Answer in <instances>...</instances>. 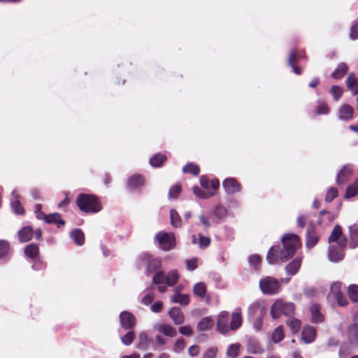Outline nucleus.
I'll list each match as a JSON object with an SVG mask.
<instances>
[{"label":"nucleus","instance_id":"1","mask_svg":"<svg viewBox=\"0 0 358 358\" xmlns=\"http://www.w3.org/2000/svg\"><path fill=\"white\" fill-rule=\"evenodd\" d=\"M283 248L280 252V259L286 262L296 252L297 247L300 245L299 237L297 235L289 234L282 238Z\"/></svg>","mask_w":358,"mask_h":358},{"label":"nucleus","instance_id":"2","mask_svg":"<svg viewBox=\"0 0 358 358\" xmlns=\"http://www.w3.org/2000/svg\"><path fill=\"white\" fill-rule=\"evenodd\" d=\"M76 203L80 210L85 213H96L101 209L98 199L93 195L80 194L76 199Z\"/></svg>","mask_w":358,"mask_h":358},{"label":"nucleus","instance_id":"3","mask_svg":"<svg viewBox=\"0 0 358 358\" xmlns=\"http://www.w3.org/2000/svg\"><path fill=\"white\" fill-rule=\"evenodd\" d=\"M294 304L292 302H287L283 299L276 300L271 307V315L275 320L280 317L281 314L287 317L292 316L294 313Z\"/></svg>","mask_w":358,"mask_h":358},{"label":"nucleus","instance_id":"4","mask_svg":"<svg viewBox=\"0 0 358 358\" xmlns=\"http://www.w3.org/2000/svg\"><path fill=\"white\" fill-rule=\"evenodd\" d=\"M138 268H145L146 274L157 271L162 266L161 260L152 255L145 252L141 255L137 260Z\"/></svg>","mask_w":358,"mask_h":358},{"label":"nucleus","instance_id":"5","mask_svg":"<svg viewBox=\"0 0 358 358\" xmlns=\"http://www.w3.org/2000/svg\"><path fill=\"white\" fill-rule=\"evenodd\" d=\"M179 280V274L176 270L166 273L163 271L157 272L152 277L153 284H165L169 287L174 286Z\"/></svg>","mask_w":358,"mask_h":358},{"label":"nucleus","instance_id":"6","mask_svg":"<svg viewBox=\"0 0 358 358\" xmlns=\"http://www.w3.org/2000/svg\"><path fill=\"white\" fill-rule=\"evenodd\" d=\"M259 288L265 294L274 295L279 292L280 284L274 277L267 276L260 280Z\"/></svg>","mask_w":358,"mask_h":358},{"label":"nucleus","instance_id":"7","mask_svg":"<svg viewBox=\"0 0 358 358\" xmlns=\"http://www.w3.org/2000/svg\"><path fill=\"white\" fill-rule=\"evenodd\" d=\"M155 238L164 250H170L175 247V236L172 233L160 231L156 234Z\"/></svg>","mask_w":358,"mask_h":358},{"label":"nucleus","instance_id":"8","mask_svg":"<svg viewBox=\"0 0 358 358\" xmlns=\"http://www.w3.org/2000/svg\"><path fill=\"white\" fill-rule=\"evenodd\" d=\"M341 283L340 282H334L331 286L329 297L336 301L340 306H345L348 303V299L341 291Z\"/></svg>","mask_w":358,"mask_h":358},{"label":"nucleus","instance_id":"9","mask_svg":"<svg viewBox=\"0 0 358 358\" xmlns=\"http://www.w3.org/2000/svg\"><path fill=\"white\" fill-rule=\"evenodd\" d=\"M328 240L329 243L336 242L341 249H344L347 246L348 239L343 234L342 229L338 224L334 227Z\"/></svg>","mask_w":358,"mask_h":358},{"label":"nucleus","instance_id":"10","mask_svg":"<svg viewBox=\"0 0 358 358\" xmlns=\"http://www.w3.org/2000/svg\"><path fill=\"white\" fill-rule=\"evenodd\" d=\"M267 308L262 301H255L248 308V314L249 318L263 317L266 314Z\"/></svg>","mask_w":358,"mask_h":358},{"label":"nucleus","instance_id":"11","mask_svg":"<svg viewBox=\"0 0 358 358\" xmlns=\"http://www.w3.org/2000/svg\"><path fill=\"white\" fill-rule=\"evenodd\" d=\"M121 327L124 329H133L136 324V317L129 311H122L120 314Z\"/></svg>","mask_w":358,"mask_h":358},{"label":"nucleus","instance_id":"12","mask_svg":"<svg viewBox=\"0 0 358 358\" xmlns=\"http://www.w3.org/2000/svg\"><path fill=\"white\" fill-rule=\"evenodd\" d=\"M229 315L227 311H222L217 317V327L222 334H227L231 331L230 323H229Z\"/></svg>","mask_w":358,"mask_h":358},{"label":"nucleus","instance_id":"13","mask_svg":"<svg viewBox=\"0 0 358 358\" xmlns=\"http://www.w3.org/2000/svg\"><path fill=\"white\" fill-rule=\"evenodd\" d=\"M222 186L228 194H234L241 190L240 183L234 178H226L222 182Z\"/></svg>","mask_w":358,"mask_h":358},{"label":"nucleus","instance_id":"14","mask_svg":"<svg viewBox=\"0 0 358 358\" xmlns=\"http://www.w3.org/2000/svg\"><path fill=\"white\" fill-rule=\"evenodd\" d=\"M319 236L317 234L313 223H310L306 232V247L308 248H313L318 242Z\"/></svg>","mask_w":358,"mask_h":358},{"label":"nucleus","instance_id":"15","mask_svg":"<svg viewBox=\"0 0 358 358\" xmlns=\"http://www.w3.org/2000/svg\"><path fill=\"white\" fill-rule=\"evenodd\" d=\"M353 107L347 103L341 105L338 111V118L343 121L351 120L353 118Z\"/></svg>","mask_w":358,"mask_h":358},{"label":"nucleus","instance_id":"16","mask_svg":"<svg viewBox=\"0 0 358 358\" xmlns=\"http://www.w3.org/2000/svg\"><path fill=\"white\" fill-rule=\"evenodd\" d=\"M353 167L350 164L344 166L336 177V182L338 185L345 182L352 174Z\"/></svg>","mask_w":358,"mask_h":358},{"label":"nucleus","instance_id":"17","mask_svg":"<svg viewBox=\"0 0 358 358\" xmlns=\"http://www.w3.org/2000/svg\"><path fill=\"white\" fill-rule=\"evenodd\" d=\"M10 206L15 214L23 215L24 213V210L20 203L19 194L16 190L11 192Z\"/></svg>","mask_w":358,"mask_h":358},{"label":"nucleus","instance_id":"18","mask_svg":"<svg viewBox=\"0 0 358 358\" xmlns=\"http://www.w3.org/2000/svg\"><path fill=\"white\" fill-rule=\"evenodd\" d=\"M154 329L158 332L169 337H175L177 335V331L169 324H156Z\"/></svg>","mask_w":358,"mask_h":358},{"label":"nucleus","instance_id":"19","mask_svg":"<svg viewBox=\"0 0 358 358\" xmlns=\"http://www.w3.org/2000/svg\"><path fill=\"white\" fill-rule=\"evenodd\" d=\"M343 250L333 245L329 246L328 257L331 262H338L344 257Z\"/></svg>","mask_w":358,"mask_h":358},{"label":"nucleus","instance_id":"20","mask_svg":"<svg viewBox=\"0 0 358 358\" xmlns=\"http://www.w3.org/2000/svg\"><path fill=\"white\" fill-rule=\"evenodd\" d=\"M320 306L318 304H313L310 308L311 313V321L313 323H321L324 320V315L320 312Z\"/></svg>","mask_w":358,"mask_h":358},{"label":"nucleus","instance_id":"21","mask_svg":"<svg viewBox=\"0 0 358 358\" xmlns=\"http://www.w3.org/2000/svg\"><path fill=\"white\" fill-rule=\"evenodd\" d=\"M316 336V330L310 326L304 327L302 331V340L306 343H310L314 341Z\"/></svg>","mask_w":358,"mask_h":358},{"label":"nucleus","instance_id":"22","mask_svg":"<svg viewBox=\"0 0 358 358\" xmlns=\"http://www.w3.org/2000/svg\"><path fill=\"white\" fill-rule=\"evenodd\" d=\"M242 324V317L241 310L237 308L231 314V320L230 322L231 330H236Z\"/></svg>","mask_w":358,"mask_h":358},{"label":"nucleus","instance_id":"23","mask_svg":"<svg viewBox=\"0 0 358 358\" xmlns=\"http://www.w3.org/2000/svg\"><path fill=\"white\" fill-rule=\"evenodd\" d=\"M170 317L173 320L176 324H181L184 322V316L180 308L173 307L169 312Z\"/></svg>","mask_w":358,"mask_h":358},{"label":"nucleus","instance_id":"24","mask_svg":"<svg viewBox=\"0 0 358 358\" xmlns=\"http://www.w3.org/2000/svg\"><path fill=\"white\" fill-rule=\"evenodd\" d=\"M346 85L349 90L355 95L358 94V78H357L354 73H351L348 75L346 79Z\"/></svg>","mask_w":358,"mask_h":358},{"label":"nucleus","instance_id":"25","mask_svg":"<svg viewBox=\"0 0 358 358\" xmlns=\"http://www.w3.org/2000/svg\"><path fill=\"white\" fill-rule=\"evenodd\" d=\"M144 179L141 175H134L128 179L127 185L131 189H137L143 186Z\"/></svg>","mask_w":358,"mask_h":358},{"label":"nucleus","instance_id":"26","mask_svg":"<svg viewBox=\"0 0 358 358\" xmlns=\"http://www.w3.org/2000/svg\"><path fill=\"white\" fill-rule=\"evenodd\" d=\"M18 236L21 243L27 242L33 236V230L30 227H24L18 231Z\"/></svg>","mask_w":358,"mask_h":358},{"label":"nucleus","instance_id":"27","mask_svg":"<svg viewBox=\"0 0 358 358\" xmlns=\"http://www.w3.org/2000/svg\"><path fill=\"white\" fill-rule=\"evenodd\" d=\"M348 66L344 62L338 64L335 71L331 73V77L334 79L342 78L348 72Z\"/></svg>","mask_w":358,"mask_h":358},{"label":"nucleus","instance_id":"28","mask_svg":"<svg viewBox=\"0 0 358 358\" xmlns=\"http://www.w3.org/2000/svg\"><path fill=\"white\" fill-rule=\"evenodd\" d=\"M350 243V247L355 248L358 245V225L354 224L349 227Z\"/></svg>","mask_w":358,"mask_h":358},{"label":"nucleus","instance_id":"29","mask_svg":"<svg viewBox=\"0 0 358 358\" xmlns=\"http://www.w3.org/2000/svg\"><path fill=\"white\" fill-rule=\"evenodd\" d=\"M70 237L78 245H83L85 242L84 234L80 229H73L70 233Z\"/></svg>","mask_w":358,"mask_h":358},{"label":"nucleus","instance_id":"30","mask_svg":"<svg viewBox=\"0 0 358 358\" xmlns=\"http://www.w3.org/2000/svg\"><path fill=\"white\" fill-rule=\"evenodd\" d=\"M214 325V321L210 317L202 318L197 324L199 331H206L210 329Z\"/></svg>","mask_w":358,"mask_h":358},{"label":"nucleus","instance_id":"31","mask_svg":"<svg viewBox=\"0 0 358 358\" xmlns=\"http://www.w3.org/2000/svg\"><path fill=\"white\" fill-rule=\"evenodd\" d=\"M301 321L292 316H290L286 320V324L289 327L293 334H296L301 328Z\"/></svg>","mask_w":358,"mask_h":358},{"label":"nucleus","instance_id":"32","mask_svg":"<svg viewBox=\"0 0 358 358\" xmlns=\"http://www.w3.org/2000/svg\"><path fill=\"white\" fill-rule=\"evenodd\" d=\"M45 221L48 224H56L58 226L64 225L65 222L61 219L59 213H55L48 215H44Z\"/></svg>","mask_w":358,"mask_h":358},{"label":"nucleus","instance_id":"33","mask_svg":"<svg viewBox=\"0 0 358 358\" xmlns=\"http://www.w3.org/2000/svg\"><path fill=\"white\" fill-rule=\"evenodd\" d=\"M39 252L38 246L36 243H30L24 248V254L27 257L34 259L37 257Z\"/></svg>","mask_w":358,"mask_h":358},{"label":"nucleus","instance_id":"34","mask_svg":"<svg viewBox=\"0 0 358 358\" xmlns=\"http://www.w3.org/2000/svg\"><path fill=\"white\" fill-rule=\"evenodd\" d=\"M301 266V259H295L285 267V270L289 275H295Z\"/></svg>","mask_w":358,"mask_h":358},{"label":"nucleus","instance_id":"35","mask_svg":"<svg viewBox=\"0 0 358 358\" xmlns=\"http://www.w3.org/2000/svg\"><path fill=\"white\" fill-rule=\"evenodd\" d=\"M171 301L182 306H186L189 303V297L188 294H182L176 292L172 296Z\"/></svg>","mask_w":358,"mask_h":358},{"label":"nucleus","instance_id":"36","mask_svg":"<svg viewBox=\"0 0 358 358\" xmlns=\"http://www.w3.org/2000/svg\"><path fill=\"white\" fill-rule=\"evenodd\" d=\"M166 157L160 153L155 154L150 159V164L153 167H159L166 161Z\"/></svg>","mask_w":358,"mask_h":358},{"label":"nucleus","instance_id":"37","mask_svg":"<svg viewBox=\"0 0 358 358\" xmlns=\"http://www.w3.org/2000/svg\"><path fill=\"white\" fill-rule=\"evenodd\" d=\"M248 351L253 354H262L264 349L259 345V343L255 340H250L248 345Z\"/></svg>","mask_w":358,"mask_h":358},{"label":"nucleus","instance_id":"38","mask_svg":"<svg viewBox=\"0 0 358 358\" xmlns=\"http://www.w3.org/2000/svg\"><path fill=\"white\" fill-rule=\"evenodd\" d=\"M279 249V246H274L271 248L266 257V259L268 264H275L277 262Z\"/></svg>","mask_w":358,"mask_h":358},{"label":"nucleus","instance_id":"39","mask_svg":"<svg viewBox=\"0 0 358 358\" xmlns=\"http://www.w3.org/2000/svg\"><path fill=\"white\" fill-rule=\"evenodd\" d=\"M227 213V210L226 208L221 205L217 206L213 211V214L217 219L218 222L223 220L226 217Z\"/></svg>","mask_w":358,"mask_h":358},{"label":"nucleus","instance_id":"40","mask_svg":"<svg viewBox=\"0 0 358 358\" xmlns=\"http://www.w3.org/2000/svg\"><path fill=\"white\" fill-rule=\"evenodd\" d=\"M285 338V334L283 331V327L282 326H279L275 328L272 334V341L273 343H278L281 341Z\"/></svg>","mask_w":358,"mask_h":358},{"label":"nucleus","instance_id":"41","mask_svg":"<svg viewBox=\"0 0 358 358\" xmlns=\"http://www.w3.org/2000/svg\"><path fill=\"white\" fill-rule=\"evenodd\" d=\"M170 217H171V225L174 227H180L182 225V222L178 212L174 210L171 209L170 211Z\"/></svg>","mask_w":358,"mask_h":358},{"label":"nucleus","instance_id":"42","mask_svg":"<svg viewBox=\"0 0 358 358\" xmlns=\"http://www.w3.org/2000/svg\"><path fill=\"white\" fill-rule=\"evenodd\" d=\"M240 344H231L228 347L227 356L231 358H236L239 355Z\"/></svg>","mask_w":358,"mask_h":358},{"label":"nucleus","instance_id":"43","mask_svg":"<svg viewBox=\"0 0 358 358\" xmlns=\"http://www.w3.org/2000/svg\"><path fill=\"white\" fill-rule=\"evenodd\" d=\"M194 294L198 296L203 297L206 292V287L203 282H198L193 287Z\"/></svg>","mask_w":358,"mask_h":358},{"label":"nucleus","instance_id":"44","mask_svg":"<svg viewBox=\"0 0 358 358\" xmlns=\"http://www.w3.org/2000/svg\"><path fill=\"white\" fill-rule=\"evenodd\" d=\"M296 59H297V55H296V52L295 51L291 52L289 54V57L288 64L290 66L292 67L294 72L296 74L299 75L301 73V70L299 67H296L294 66V62L296 61Z\"/></svg>","mask_w":358,"mask_h":358},{"label":"nucleus","instance_id":"45","mask_svg":"<svg viewBox=\"0 0 358 358\" xmlns=\"http://www.w3.org/2000/svg\"><path fill=\"white\" fill-rule=\"evenodd\" d=\"M192 189L194 194L200 199H206L213 195V193L204 191L197 186H194Z\"/></svg>","mask_w":358,"mask_h":358},{"label":"nucleus","instance_id":"46","mask_svg":"<svg viewBox=\"0 0 358 358\" xmlns=\"http://www.w3.org/2000/svg\"><path fill=\"white\" fill-rule=\"evenodd\" d=\"M184 173H189L194 176H197L199 173V167L196 164L189 163L182 168Z\"/></svg>","mask_w":358,"mask_h":358},{"label":"nucleus","instance_id":"47","mask_svg":"<svg viewBox=\"0 0 358 358\" xmlns=\"http://www.w3.org/2000/svg\"><path fill=\"white\" fill-rule=\"evenodd\" d=\"M10 246L6 241L0 240V259L7 257L9 253Z\"/></svg>","mask_w":358,"mask_h":358},{"label":"nucleus","instance_id":"48","mask_svg":"<svg viewBox=\"0 0 358 358\" xmlns=\"http://www.w3.org/2000/svg\"><path fill=\"white\" fill-rule=\"evenodd\" d=\"M358 194V180L353 184L348 187L345 193L346 198H351Z\"/></svg>","mask_w":358,"mask_h":358},{"label":"nucleus","instance_id":"49","mask_svg":"<svg viewBox=\"0 0 358 358\" xmlns=\"http://www.w3.org/2000/svg\"><path fill=\"white\" fill-rule=\"evenodd\" d=\"M129 331L123 336L121 337L122 343L125 345H130L135 337L134 331L132 329H129Z\"/></svg>","mask_w":358,"mask_h":358},{"label":"nucleus","instance_id":"50","mask_svg":"<svg viewBox=\"0 0 358 358\" xmlns=\"http://www.w3.org/2000/svg\"><path fill=\"white\" fill-rule=\"evenodd\" d=\"M348 294L352 301L355 302L358 301V285H350L348 287Z\"/></svg>","mask_w":358,"mask_h":358},{"label":"nucleus","instance_id":"51","mask_svg":"<svg viewBox=\"0 0 358 358\" xmlns=\"http://www.w3.org/2000/svg\"><path fill=\"white\" fill-rule=\"evenodd\" d=\"M310 223H313L312 220L310 219L309 215H299L297 218V225L301 228H304L306 224H308V226Z\"/></svg>","mask_w":358,"mask_h":358},{"label":"nucleus","instance_id":"52","mask_svg":"<svg viewBox=\"0 0 358 358\" xmlns=\"http://www.w3.org/2000/svg\"><path fill=\"white\" fill-rule=\"evenodd\" d=\"M210 243V238L204 236L202 234H199V246L201 249L206 248L209 246Z\"/></svg>","mask_w":358,"mask_h":358},{"label":"nucleus","instance_id":"53","mask_svg":"<svg viewBox=\"0 0 358 358\" xmlns=\"http://www.w3.org/2000/svg\"><path fill=\"white\" fill-rule=\"evenodd\" d=\"M338 196V190L335 187H331L327 191L325 196V201L327 202H331L334 199Z\"/></svg>","mask_w":358,"mask_h":358},{"label":"nucleus","instance_id":"54","mask_svg":"<svg viewBox=\"0 0 358 358\" xmlns=\"http://www.w3.org/2000/svg\"><path fill=\"white\" fill-rule=\"evenodd\" d=\"M331 93L334 96V99L338 101L343 94V89L338 85H334L331 89Z\"/></svg>","mask_w":358,"mask_h":358},{"label":"nucleus","instance_id":"55","mask_svg":"<svg viewBox=\"0 0 358 358\" xmlns=\"http://www.w3.org/2000/svg\"><path fill=\"white\" fill-rule=\"evenodd\" d=\"M181 191L180 185H175L169 189V195L172 199H176Z\"/></svg>","mask_w":358,"mask_h":358},{"label":"nucleus","instance_id":"56","mask_svg":"<svg viewBox=\"0 0 358 358\" xmlns=\"http://www.w3.org/2000/svg\"><path fill=\"white\" fill-rule=\"evenodd\" d=\"M350 37L352 40L358 38V20H356L351 27Z\"/></svg>","mask_w":358,"mask_h":358},{"label":"nucleus","instance_id":"57","mask_svg":"<svg viewBox=\"0 0 358 358\" xmlns=\"http://www.w3.org/2000/svg\"><path fill=\"white\" fill-rule=\"evenodd\" d=\"M261 261L260 256L258 255H254L250 257L249 262L250 264L255 268L257 269Z\"/></svg>","mask_w":358,"mask_h":358},{"label":"nucleus","instance_id":"58","mask_svg":"<svg viewBox=\"0 0 358 358\" xmlns=\"http://www.w3.org/2000/svg\"><path fill=\"white\" fill-rule=\"evenodd\" d=\"M187 269L189 271H194L198 266V259L196 258H192L186 261Z\"/></svg>","mask_w":358,"mask_h":358},{"label":"nucleus","instance_id":"59","mask_svg":"<svg viewBox=\"0 0 358 358\" xmlns=\"http://www.w3.org/2000/svg\"><path fill=\"white\" fill-rule=\"evenodd\" d=\"M329 112L327 105L324 103H320L316 110L317 115H326Z\"/></svg>","mask_w":358,"mask_h":358},{"label":"nucleus","instance_id":"60","mask_svg":"<svg viewBox=\"0 0 358 358\" xmlns=\"http://www.w3.org/2000/svg\"><path fill=\"white\" fill-rule=\"evenodd\" d=\"M350 334L352 341L358 344V325H354L350 328Z\"/></svg>","mask_w":358,"mask_h":358},{"label":"nucleus","instance_id":"61","mask_svg":"<svg viewBox=\"0 0 358 358\" xmlns=\"http://www.w3.org/2000/svg\"><path fill=\"white\" fill-rule=\"evenodd\" d=\"M163 309V303L161 301L155 302L151 306L150 310L153 313H161Z\"/></svg>","mask_w":358,"mask_h":358},{"label":"nucleus","instance_id":"62","mask_svg":"<svg viewBox=\"0 0 358 358\" xmlns=\"http://www.w3.org/2000/svg\"><path fill=\"white\" fill-rule=\"evenodd\" d=\"M250 320H251L253 323L254 328L259 331L262 329V317H254V318H249Z\"/></svg>","mask_w":358,"mask_h":358},{"label":"nucleus","instance_id":"63","mask_svg":"<svg viewBox=\"0 0 358 358\" xmlns=\"http://www.w3.org/2000/svg\"><path fill=\"white\" fill-rule=\"evenodd\" d=\"M185 348V341L182 338L178 339L176 341L173 347V350L176 352H179Z\"/></svg>","mask_w":358,"mask_h":358},{"label":"nucleus","instance_id":"64","mask_svg":"<svg viewBox=\"0 0 358 358\" xmlns=\"http://www.w3.org/2000/svg\"><path fill=\"white\" fill-rule=\"evenodd\" d=\"M217 355V349L212 348L208 349L203 355V358H215Z\"/></svg>","mask_w":358,"mask_h":358}]
</instances>
